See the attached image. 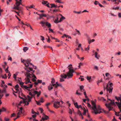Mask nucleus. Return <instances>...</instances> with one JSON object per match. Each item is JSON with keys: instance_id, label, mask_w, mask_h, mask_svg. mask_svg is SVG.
<instances>
[{"instance_id": "nucleus-29", "label": "nucleus", "mask_w": 121, "mask_h": 121, "mask_svg": "<svg viewBox=\"0 0 121 121\" xmlns=\"http://www.w3.org/2000/svg\"><path fill=\"white\" fill-rule=\"evenodd\" d=\"M84 86L83 85L81 86H80V89L81 91H82V90L84 88Z\"/></svg>"}, {"instance_id": "nucleus-6", "label": "nucleus", "mask_w": 121, "mask_h": 121, "mask_svg": "<svg viewBox=\"0 0 121 121\" xmlns=\"http://www.w3.org/2000/svg\"><path fill=\"white\" fill-rule=\"evenodd\" d=\"M108 99V100L111 101V102L108 104H106L105 106L107 108H108L109 111L111 110H113V108L112 106V105H115L114 100H112L110 99Z\"/></svg>"}, {"instance_id": "nucleus-7", "label": "nucleus", "mask_w": 121, "mask_h": 121, "mask_svg": "<svg viewBox=\"0 0 121 121\" xmlns=\"http://www.w3.org/2000/svg\"><path fill=\"white\" fill-rule=\"evenodd\" d=\"M18 78L20 79V80H18V81L20 83V85L22 88L25 89H27L28 88H32V87L33 86L32 84H30L29 85L27 86H23L24 83L20 82V81H21V78Z\"/></svg>"}, {"instance_id": "nucleus-4", "label": "nucleus", "mask_w": 121, "mask_h": 121, "mask_svg": "<svg viewBox=\"0 0 121 121\" xmlns=\"http://www.w3.org/2000/svg\"><path fill=\"white\" fill-rule=\"evenodd\" d=\"M31 91L29 93V95H31V96L29 95H27L26 99H28V101L29 102H30L31 101V99L33 97H35V96L36 94H37V97H38L40 95V91L39 92L37 91H35L34 89H31Z\"/></svg>"}, {"instance_id": "nucleus-24", "label": "nucleus", "mask_w": 121, "mask_h": 121, "mask_svg": "<svg viewBox=\"0 0 121 121\" xmlns=\"http://www.w3.org/2000/svg\"><path fill=\"white\" fill-rule=\"evenodd\" d=\"M48 3V1H45L43 0H42V4H46Z\"/></svg>"}, {"instance_id": "nucleus-12", "label": "nucleus", "mask_w": 121, "mask_h": 121, "mask_svg": "<svg viewBox=\"0 0 121 121\" xmlns=\"http://www.w3.org/2000/svg\"><path fill=\"white\" fill-rule=\"evenodd\" d=\"M16 5H14V9H18V7H20V4H19V2L18 1H17L16 3Z\"/></svg>"}, {"instance_id": "nucleus-32", "label": "nucleus", "mask_w": 121, "mask_h": 121, "mask_svg": "<svg viewBox=\"0 0 121 121\" xmlns=\"http://www.w3.org/2000/svg\"><path fill=\"white\" fill-rule=\"evenodd\" d=\"M32 119L33 120V121H38L35 118H33L32 117H30L29 118V119L30 120H31Z\"/></svg>"}, {"instance_id": "nucleus-17", "label": "nucleus", "mask_w": 121, "mask_h": 121, "mask_svg": "<svg viewBox=\"0 0 121 121\" xmlns=\"http://www.w3.org/2000/svg\"><path fill=\"white\" fill-rule=\"evenodd\" d=\"M42 80H38L37 82H35L34 84L36 85H37L39 83H42Z\"/></svg>"}, {"instance_id": "nucleus-48", "label": "nucleus", "mask_w": 121, "mask_h": 121, "mask_svg": "<svg viewBox=\"0 0 121 121\" xmlns=\"http://www.w3.org/2000/svg\"><path fill=\"white\" fill-rule=\"evenodd\" d=\"M33 6H34L33 5H31L30 6L28 7L29 8V9H31L32 8H33Z\"/></svg>"}, {"instance_id": "nucleus-5", "label": "nucleus", "mask_w": 121, "mask_h": 121, "mask_svg": "<svg viewBox=\"0 0 121 121\" xmlns=\"http://www.w3.org/2000/svg\"><path fill=\"white\" fill-rule=\"evenodd\" d=\"M40 23L41 25L44 28H46V27L48 28L51 27V24L46 20L41 21Z\"/></svg>"}, {"instance_id": "nucleus-57", "label": "nucleus", "mask_w": 121, "mask_h": 121, "mask_svg": "<svg viewBox=\"0 0 121 121\" xmlns=\"http://www.w3.org/2000/svg\"><path fill=\"white\" fill-rule=\"evenodd\" d=\"M36 103L37 104V105H40L41 104H40V103L39 102L37 101H36Z\"/></svg>"}, {"instance_id": "nucleus-49", "label": "nucleus", "mask_w": 121, "mask_h": 121, "mask_svg": "<svg viewBox=\"0 0 121 121\" xmlns=\"http://www.w3.org/2000/svg\"><path fill=\"white\" fill-rule=\"evenodd\" d=\"M11 76V74L10 73H9L8 75V78L9 79V78Z\"/></svg>"}, {"instance_id": "nucleus-50", "label": "nucleus", "mask_w": 121, "mask_h": 121, "mask_svg": "<svg viewBox=\"0 0 121 121\" xmlns=\"http://www.w3.org/2000/svg\"><path fill=\"white\" fill-rule=\"evenodd\" d=\"M89 45H88V47L87 48H86L85 49V50L86 51H87V50H89L90 48V47H89Z\"/></svg>"}, {"instance_id": "nucleus-38", "label": "nucleus", "mask_w": 121, "mask_h": 121, "mask_svg": "<svg viewBox=\"0 0 121 121\" xmlns=\"http://www.w3.org/2000/svg\"><path fill=\"white\" fill-rule=\"evenodd\" d=\"M22 8L21 7H18V9H17V10L20 11L21 12H22Z\"/></svg>"}, {"instance_id": "nucleus-18", "label": "nucleus", "mask_w": 121, "mask_h": 121, "mask_svg": "<svg viewBox=\"0 0 121 121\" xmlns=\"http://www.w3.org/2000/svg\"><path fill=\"white\" fill-rule=\"evenodd\" d=\"M19 86L18 84H17L15 86L14 88L16 89V91H18L19 90V89H18L19 88ZM14 92H15V93H17V91Z\"/></svg>"}, {"instance_id": "nucleus-30", "label": "nucleus", "mask_w": 121, "mask_h": 121, "mask_svg": "<svg viewBox=\"0 0 121 121\" xmlns=\"http://www.w3.org/2000/svg\"><path fill=\"white\" fill-rule=\"evenodd\" d=\"M64 37H66L67 38L68 37V39H71V37H69L68 35L67 36L65 34H64V35L62 36V37L64 38Z\"/></svg>"}, {"instance_id": "nucleus-56", "label": "nucleus", "mask_w": 121, "mask_h": 121, "mask_svg": "<svg viewBox=\"0 0 121 121\" xmlns=\"http://www.w3.org/2000/svg\"><path fill=\"white\" fill-rule=\"evenodd\" d=\"M114 0V1H115V3L116 4H119V3L117 2V1H117L118 0Z\"/></svg>"}, {"instance_id": "nucleus-40", "label": "nucleus", "mask_w": 121, "mask_h": 121, "mask_svg": "<svg viewBox=\"0 0 121 121\" xmlns=\"http://www.w3.org/2000/svg\"><path fill=\"white\" fill-rule=\"evenodd\" d=\"M119 9V8L118 7H116V8H112V9L113 10H118Z\"/></svg>"}, {"instance_id": "nucleus-26", "label": "nucleus", "mask_w": 121, "mask_h": 121, "mask_svg": "<svg viewBox=\"0 0 121 121\" xmlns=\"http://www.w3.org/2000/svg\"><path fill=\"white\" fill-rule=\"evenodd\" d=\"M4 90L3 91V93H4L5 92H6V89L7 87V86L6 85H5L4 86Z\"/></svg>"}, {"instance_id": "nucleus-58", "label": "nucleus", "mask_w": 121, "mask_h": 121, "mask_svg": "<svg viewBox=\"0 0 121 121\" xmlns=\"http://www.w3.org/2000/svg\"><path fill=\"white\" fill-rule=\"evenodd\" d=\"M102 81V78H101V80H99V81L98 82L97 84H98L100 82H101Z\"/></svg>"}, {"instance_id": "nucleus-8", "label": "nucleus", "mask_w": 121, "mask_h": 121, "mask_svg": "<svg viewBox=\"0 0 121 121\" xmlns=\"http://www.w3.org/2000/svg\"><path fill=\"white\" fill-rule=\"evenodd\" d=\"M112 83H110L109 85L108 84L107 85L106 87L107 91V92L108 91L109 93L110 94H111L112 91L113 89V88L112 86Z\"/></svg>"}, {"instance_id": "nucleus-33", "label": "nucleus", "mask_w": 121, "mask_h": 121, "mask_svg": "<svg viewBox=\"0 0 121 121\" xmlns=\"http://www.w3.org/2000/svg\"><path fill=\"white\" fill-rule=\"evenodd\" d=\"M78 114L80 116H82V114L81 113L80 111L79 110H78Z\"/></svg>"}, {"instance_id": "nucleus-59", "label": "nucleus", "mask_w": 121, "mask_h": 121, "mask_svg": "<svg viewBox=\"0 0 121 121\" xmlns=\"http://www.w3.org/2000/svg\"><path fill=\"white\" fill-rule=\"evenodd\" d=\"M43 98H41L40 99V102H43Z\"/></svg>"}, {"instance_id": "nucleus-64", "label": "nucleus", "mask_w": 121, "mask_h": 121, "mask_svg": "<svg viewBox=\"0 0 121 121\" xmlns=\"http://www.w3.org/2000/svg\"><path fill=\"white\" fill-rule=\"evenodd\" d=\"M118 16L119 17H121V13H118Z\"/></svg>"}, {"instance_id": "nucleus-36", "label": "nucleus", "mask_w": 121, "mask_h": 121, "mask_svg": "<svg viewBox=\"0 0 121 121\" xmlns=\"http://www.w3.org/2000/svg\"><path fill=\"white\" fill-rule=\"evenodd\" d=\"M39 110L40 111L41 113H43V110L42 108H39Z\"/></svg>"}, {"instance_id": "nucleus-39", "label": "nucleus", "mask_w": 121, "mask_h": 121, "mask_svg": "<svg viewBox=\"0 0 121 121\" xmlns=\"http://www.w3.org/2000/svg\"><path fill=\"white\" fill-rule=\"evenodd\" d=\"M4 119L5 120V121H9V118H7L5 117L4 118Z\"/></svg>"}, {"instance_id": "nucleus-20", "label": "nucleus", "mask_w": 121, "mask_h": 121, "mask_svg": "<svg viewBox=\"0 0 121 121\" xmlns=\"http://www.w3.org/2000/svg\"><path fill=\"white\" fill-rule=\"evenodd\" d=\"M83 114L84 115H85L86 114V112H88V110L87 109L86 110L85 108H83Z\"/></svg>"}, {"instance_id": "nucleus-27", "label": "nucleus", "mask_w": 121, "mask_h": 121, "mask_svg": "<svg viewBox=\"0 0 121 121\" xmlns=\"http://www.w3.org/2000/svg\"><path fill=\"white\" fill-rule=\"evenodd\" d=\"M28 48L26 47H25L23 49V50L24 52H26V51L27 50H28Z\"/></svg>"}, {"instance_id": "nucleus-15", "label": "nucleus", "mask_w": 121, "mask_h": 121, "mask_svg": "<svg viewBox=\"0 0 121 121\" xmlns=\"http://www.w3.org/2000/svg\"><path fill=\"white\" fill-rule=\"evenodd\" d=\"M56 84H52V85L53 86H55L56 88H57L58 86H62L61 84H59L58 83V82H56Z\"/></svg>"}, {"instance_id": "nucleus-13", "label": "nucleus", "mask_w": 121, "mask_h": 121, "mask_svg": "<svg viewBox=\"0 0 121 121\" xmlns=\"http://www.w3.org/2000/svg\"><path fill=\"white\" fill-rule=\"evenodd\" d=\"M48 118L49 117L48 116L44 115L42 118V119L40 120V121H43L47 120Z\"/></svg>"}, {"instance_id": "nucleus-61", "label": "nucleus", "mask_w": 121, "mask_h": 121, "mask_svg": "<svg viewBox=\"0 0 121 121\" xmlns=\"http://www.w3.org/2000/svg\"><path fill=\"white\" fill-rule=\"evenodd\" d=\"M36 116V114L34 115H32V117L33 118H35V117Z\"/></svg>"}, {"instance_id": "nucleus-37", "label": "nucleus", "mask_w": 121, "mask_h": 121, "mask_svg": "<svg viewBox=\"0 0 121 121\" xmlns=\"http://www.w3.org/2000/svg\"><path fill=\"white\" fill-rule=\"evenodd\" d=\"M65 18V17L63 16H62L60 18V22H61L62 20V19H64Z\"/></svg>"}, {"instance_id": "nucleus-54", "label": "nucleus", "mask_w": 121, "mask_h": 121, "mask_svg": "<svg viewBox=\"0 0 121 121\" xmlns=\"http://www.w3.org/2000/svg\"><path fill=\"white\" fill-rule=\"evenodd\" d=\"M91 78V77H89L88 76H87V79L88 80H89Z\"/></svg>"}, {"instance_id": "nucleus-19", "label": "nucleus", "mask_w": 121, "mask_h": 121, "mask_svg": "<svg viewBox=\"0 0 121 121\" xmlns=\"http://www.w3.org/2000/svg\"><path fill=\"white\" fill-rule=\"evenodd\" d=\"M73 102L74 105L77 108H78V105L77 103V102L75 103V101L73 100Z\"/></svg>"}, {"instance_id": "nucleus-62", "label": "nucleus", "mask_w": 121, "mask_h": 121, "mask_svg": "<svg viewBox=\"0 0 121 121\" xmlns=\"http://www.w3.org/2000/svg\"><path fill=\"white\" fill-rule=\"evenodd\" d=\"M51 103H48L46 104V106H47V108L48 107V106Z\"/></svg>"}, {"instance_id": "nucleus-44", "label": "nucleus", "mask_w": 121, "mask_h": 121, "mask_svg": "<svg viewBox=\"0 0 121 121\" xmlns=\"http://www.w3.org/2000/svg\"><path fill=\"white\" fill-rule=\"evenodd\" d=\"M48 39H47V41L49 43L50 42V39L49 38V36H48Z\"/></svg>"}, {"instance_id": "nucleus-10", "label": "nucleus", "mask_w": 121, "mask_h": 121, "mask_svg": "<svg viewBox=\"0 0 121 121\" xmlns=\"http://www.w3.org/2000/svg\"><path fill=\"white\" fill-rule=\"evenodd\" d=\"M22 107L20 108V109L18 110L17 112V117H20V115L22 114Z\"/></svg>"}, {"instance_id": "nucleus-55", "label": "nucleus", "mask_w": 121, "mask_h": 121, "mask_svg": "<svg viewBox=\"0 0 121 121\" xmlns=\"http://www.w3.org/2000/svg\"><path fill=\"white\" fill-rule=\"evenodd\" d=\"M22 103H23V102H22V101H21L19 103V104H18V105H17L18 106H19V105H21V104Z\"/></svg>"}, {"instance_id": "nucleus-43", "label": "nucleus", "mask_w": 121, "mask_h": 121, "mask_svg": "<svg viewBox=\"0 0 121 121\" xmlns=\"http://www.w3.org/2000/svg\"><path fill=\"white\" fill-rule=\"evenodd\" d=\"M78 90H77L76 91V94L78 95H81V94L80 93H78Z\"/></svg>"}, {"instance_id": "nucleus-28", "label": "nucleus", "mask_w": 121, "mask_h": 121, "mask_svg": "<svg viewBox=\"0 0 121 121\" xmlns=\"http://www.w3.org/2000/svg\"><path fill=\"white\" fill-rule=\"evenodd\" d=\"M117 106H118L119 109H121V103H119L117 104Z\"/></svg>"}, {"instance_id": "nucleus-25", "label": "nucleus", "mask_w": 121, "mask_h": 121, "mask_svg": "<svg viewBox=\"0 0 121 121\" xmlns=\"http://www.w3.org/2000/svg\"><path fill=\"white\" fill-rule=\"evenodd\" d=\"M29 101L27 102V101H26L25 100H23V103L25 104V105L26 104V105H28L29 104Z\"/></svg>"}, {"instance_id": "nucleus-23", "label": "nucleus", "mask_w": 121, "mask_h": 121, "mask_svg": "<svg viewBox=\"0 0 121 121\" xmlns=\"http://www.w3.org/2000/svg\"><path fill=\"white\" fill-rule=\"evenodd\" d=\"M50 6H51V8H52L53 7H57V5H56L54 4H50Z\"/></svg>"}, {"instance_id": "nucleus-60", "label": "nucleus", "mask_w": 121, "mask_h": 121, "mask_svg": "<svg viewBox=\"0 0 121 121\" xmlns=\"http://www.w3.org/2000/svg\"><path fill=\"white\" fill-rule=\"evenodd\" d=\"M49 3H48V4L46 5V6L49 8L51 7V6H50V5H49Z\"/></svg>"}, {"instance_id": "nucleus-11", "label": "nucleus", "mask_w": 121, "mask_h": 121, "mask_svg": "<svg viewBox=\"0 0 121 121\" xmlns=\"http://www.w3.org/2000/svg\"><path fill=\"white\" fill-rule=\"evenodd\" d=\"M60 102L55 101L54 103L53 106L56 108H58L59 106H58V105H60Z\"/></svg>"}, {"instance_id": "nucleus-35", "label": "nucleus", "mask_w": 121, "mask_h": 121, "mask_svg": "<svg viewBox=\"0 0 121 121\" xmlns=\"http://www.w3.org/2000/svg\"><path fill=\"white\" fill-rule=\"evenodd\" d=\"M115 98L118 101L119 100H121V98L119 97H117V96H116L115 97Z\"/></svg>"}, {"instance_id": "nucleus-42", "label": "nucleus", "mask_w": 121, "mask_h": 121, "mask_svg": "<svg viewBox=\"0 0 121 121\" xmlns=\"http://www.w3.org/2000/svg\"><path fill=\"white\" fill-rule=\"evenodd\" d=\"M51 27H49V30L50 31H51L52 33H54V32L53 31V30L51 28Z\"/></svg>"}, {"instance_id": "nucleus-51", "label": "nucleus", "mask_w": 121, "mask_h": 121, "mask_svg": "<svg viewBox=\"0 0 121 121\" xmlns=\"http://www.w3.org/2000/svg\"><path fill=\"white\" fill-rule=\"evenodd\" d=\"M69 113L70 114H72V110L71 109H69Z\"/></svg>"}, {"instance_id": "nucleus-53", "label": "nucleus", "mask_w": 121, "mask_h": 121, "mask_svg": "<svg viewBox=\"0 0 121 121\" xmlns=\"http://www.w3.org/2000/svg\"><path fill=\"white\" fill-rule=\"evenodd\" d=\"M47 108L48 110L49 111H50V112H52V113H54V112H53V111H52L51 110H50V109H49V108L48 107H47Z\"/></svg>"}, {"instance_id": "nucleus-31", "label": "nucleus", "mask_w": 121, "mask_h": 121, "mask_svg": "<svg viewBox=\"0 0 121 121\" xmlns=\"http://www.w3.org/2000/svg\"><path fill=\"white\" fill-rule=\"evenodd\" d=\"M60 22V21H58V17L57 18V19L55 20V22L56 23H57L59 22Z\"/></svg>"}, {"instance_id": "nucleus-34", "label": "nucleus", "mask_w": 121, "mask_h": 121, "mask_svg": "<svg viewBox=\"0 0 121 121\" xmlns=\"http://www.w3.org/2000/svg\"><path fill=\"white\" fill-rule=\"evenodd\" d=\"M83 65V64L82 63H80L79 64V65L78 66V67L79 68L81 66H82Z\"/></svg>"}, {"instance_id": "nucleus-52", "label": "nucleus", "mask_w": 121, "mask_h": 121, "mask_svg": "<svg viewBox=\"0 0 121 121\" xmlns=\"http://www.w3.org/2000/svg\"><path fill=\"white\" fill-rule=\"evenodd\" d=\"M13 78H14L16 79L17 78L16 75V74H13Z\"/></svg>"}, {"instance_id": "nucleus-45", "label": "nucleus", "mask_w": 121, "mask_h": 121, "mask_svg": "<svg viewBox=\"0 0 121 121\" xmlns=\"http://www.w3.org/2000/svg\"><path fill=\"white\" fill-rule=\"evenodd\" d=\"M98 3H99L98 2V1H97L96 0H95V2H94V4L95 5H96L97 4H98Z\"/></svg>"}, {"instance_id": "nucleus-22", "label": "nucleus", "mask_w": 121, "mask_h": 121, "mask_svg": "<svg viewBox=\"0 0 121 121\" xmlns=\"http://www.w3.org/2000/svg\"><path fill=\"white\" fill-rule=\"evenodd\" d=\"M95 57L97 59H99V55H98V53L96 52H95Z\"/></svg>"}, {"instance_id": "nucleus-1", "label": "nucleus", "mask_w": 121, "mask_h": 121, "mask_svg": "<svg viewBox=\"0 0 121 121\" xmlns=\"http://www.w3.org/2000/svg\"><path fill=\"white\" fill-rule=\"evenodd\" d=\"M29 70L27 69H25L27 72H26L25 73V75L26 77V78L25 79V82H24L26 84H27L28 83H31L30 81V79L34 77V78H33L32 80V81L35 82L36 81V80L35 79H37L36 76L33 74H30L29 72H30V71H33V69L30 67H29Z\"/></svg>"}, {"instance_id": "nucleus-14", "label": "nucleus", "mask_w": 121, "mask_h": 121, "mask_svg": "<svg viewBox=\"0 0 121 121\" xmlns=\"http://www.w3.org/2000/svg\"><path fill=\"white\" fill-rule=\"evenodd\" d=\"M39 16V19H40L41 18H43V17H46L47 15L45 14H38Z\"/></svg>"}, {"instance_id": "nucleus-21", "label": "nucleus", "mask_w": 121, "mask_h": 121, "mask_svg": "<svg viewBox=\"0 0 121 121\" xmlns=\"http://www.w3.org/2000/svg\"><path fill=\"white\" fill-rule=\"evenodd\" d=\"M52 85L51 84H50V85H49L48 87V89L49 90H52Z\"/></svg>"}, {"instance_id": "nucleus-9", "label": "nucleus", "mask_w": 121, "mask_h": 121, "mask_svg": "<svg viewBox=\"0 0 121 121\" xmlns=\"http://www.w3.org/2000/svg\"><path fill=\"white\" fill-rule=\"evenodd\" d=\"M30 59H27V60H24L23 61H22V63H24L26 66L27 68L28 69H29L28 67L30 64L32 65V64L30 63ZM26 68H25V69Z\"/></svg>"}, {"instance_id": "nucleus-46", "label": "nucleus", "mask_w": 121, "mask_h": 121, "mask_svg": "<svg viewBox=\"0 0 121 121\" xmlns=\"http://www.w3.org/2000/svg\"><path fill=\"white\" fill-rule=\"evenodd\" d=\"M55 82V79L54 78H52V81H51V82L52 83H54Z\"/></svg>"}, {"instance_id": "nucleus-63", "label": "nucleus", "mask_w": 121, "mask_h": 121, "mask_svg": "<svg viewBox=\"0 0 121 121\" xmlns=\"http://www.w3.org/2000/svg\"><path fill=\"white\" fill-rule=\"evenodd\" d=\"M15 116V114L14 113H13L11 114V117H14Z\"/></svg>"}, {"instance_id": "nucleus-2", "label": "nucleus", "mask_w": 121, "mask_h": 121, "mask_svg": "<svg viewBox=\"0 0 121 121\" xmlns=\"http://www.w3.org/2000/svg\"><path fill=\"white\" fill-rule=\"evenodd\" d=\"M69 67L68 69L69 70V72L67 73V74H65L64 73L63 74H61L60 75V77L61 78H60V82H62L64 81V80L63 78H66L67 76L68 77V78H71L73 76V73L74 72V70L73 69H72L73 68L72 67V65L70 64L68 66Z\"/></svg>"}, {"instance_id": "nucleus-41", "label": "nucleus", "mask_w": 121, "mask_h": 121, "mask_svg": "<svg viewBox=\"0 0 121 121\" xmlns=\"http://www.w3.org/2000/svg\"><path fill=\"white\" fill-rule=\"evenodd\" d=\"M120 113V112H118V113L115 112V115L117 116H119Z\"/></svg>"}, {"instance_id": "nucleus-3", "label": "nucleus", "mask_w": 121, "mask_h": 121, "mask_svg": "<svg viewBox=\"0 0 121 121\" xmlns=\"http://www.w3.org/2000/svg\"><path fill=\"white\" fill-rule=\"evenodd\" d=\"M91 103L92 105L91 108L94 110L95 114L97 113H100L101 112V111H100L101 110V108L99 106L96 107L94 101H92ZM87 105L88 107L90 108L91 107V106L90 103H88L87 104Z\"/></svg>"}, {"instance_id": "nucleus-16", "label": "nucleus", "mask_w": 121, "mask_h": 121, "mask_svg": "<svg viewBox=\"0 0 121 121\" xmlns=\"http://www.w3.org/2000/svg\"><path fill=\"white\" fill-rule=\"evenodd\" d=\"M86 36L87 38V39L88 42V43L90 44L91 42V40H90V38L87 34H86Z\"/></svg>"}, {"instance_id": "nucleus-47", "label": "nucleus", "mask_w": 121, "mask_h": 121, "mask_svg": "<svg viewBox=\"0 0 121 121\" xmlns=\"http://www.w3.org/2000/svg\"><path fill=\"white\" fill-rule=\"evenodd\" d=\"M2 78H7V76L6 74H5L4 76H2Z\"/></svg>"}]
</instances>
